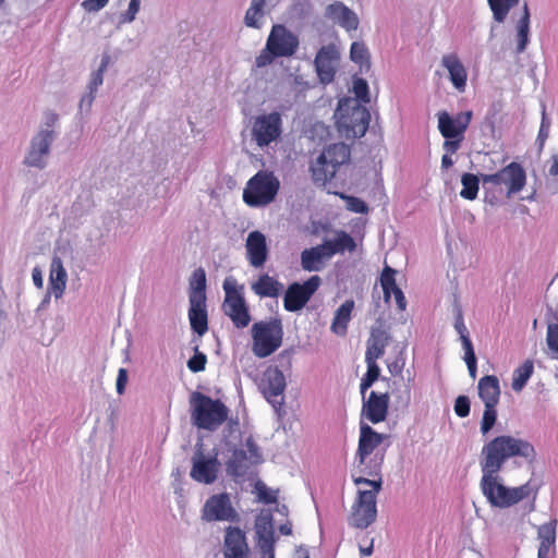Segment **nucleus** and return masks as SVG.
<instances>
[{
    "label": "nucleus",
    "mask_w": 558,
    "mask_h": 558,
    "mask_svg": "<svg viewBox=\"0 0 558 558\" xmlns=\"http://www.w3.org/2000/svg\"><path fill=\"white\" fill-rule=\"evenodd\" d=\"M128 383V371L125 368H120L117 377V392L122 395L125 389V385Z\"/></svg>",
    "instance_id": "58"
},
{
    "label": "nucleus",
    "mask_w": 558,
    "mask_h": 558,
    "mask_svg": "<svg viewBox=\"0 0 558 558\" xmlns=\"http://www.w3.org/2000/svg\"><path fill=\"white\" fill-rule=\"evenodd\" d=\"M389 401L388 392L371 391L367 399L363 400L361 415L372 424L383 423L388 416Z\"/></svg>",
    "instance_id": "17"
},
{
    "label": "nucleus",
    "mask_w": 558,
    "mask_h": 558,
    "mask_svg": "<svg viewBox=\"0 0 558 558\" xmlns=\"http://www.w3.org/2000/svg\"><path fill=\"white\" fill-rule=\"evenodd\" d=\"M462 190L460 196L468 201H473L477 197L480 190V179L473 173H463L461 177Z\"/></svg>",
    "instance_id": "39"
},
{
    "label": "nucleus",
    "mask_w": 558,
    "mask_h": 558,
    "mask_svg": "<svg viewBox=\"0 0 558 558\" xmlns=\"http://www.w3.org/2000/svg\"><path fill=\"white\" fill-rule=\"evenodd\" d=\"M220 462L217 456H206L202 449L194 452L190 476L202 484H213L218 478Z\"/></svg>",
    "instance_id": "15"
},
{
    "label": "nucleus",
    "mask_w": 558,
    "mask_h": 558,
    "mask_svg": "<svg viewBox=\"0 0 558 558\" xmlns=\"http://www.w3.org/2000/svg\"><path fill=\"white\" fill-rule=\"evenodd\" d=\"M245 447L247 449L246 452L250 453V462L252 464L259 463L262 461V454L259 452L258 447L252 440H247Z\"/></svg>",
    "instance_id": "54"
},
{
    "label": "nucleus",
    "mask_w": 558,
    "mask_h": 558,
    "mask_svg": "<svg viewBox=\"0 0 558 558\" xmlns=\"http://www.w3.org/2000/svg\"><path fill=\"white\" fill-rule=\"evenodd\" d=\"M396 270L390 266H386L380 275V286L383 288L384 300L389 303L391 295H393L396 305L399 311H404L407 307V300L402 290L396 282Z\"/></svg>",
    "instance_id": "24"
},
{
    "label": "nucleus",
    "mask_w": 558,
    "mask_h": 558,
    "mask_svg": "<svg viewBox=\"0 0 558 558\" xmlns=\"http://www.w3.org/2000/svg\"><path fill=\"white\" fill-rule=\"evenodd\" d=\"M281 134V117L278 112L259 116L253 124V136L259 147L269 145Z\"/></svg>",
    "instance_id": "16"
},
{
    "label": "nucleus",
    "mask_w": 558,
    "mask_h": 558,
    "mask_svg": "<svg viewBox=\"0 0 558 558\" xmlns=\"http://www.w3.org/2000/svg\"><path fill=\"white\" fill-rule=\"evenodd\" d=\"M493 17L497 23H504L509 14V5L504 0H487Z\"/></svg>",
    "instance_id": "46"
},
{
    "label": "nucleus",
    "mask_w": 558,
    "mask_h": 558,
    "mask_svg": "<svg viewBox=\"0 0 558 558\" xmlns=\"http://www.w3.org/2000/svg\"><path fill=\"white\" fill-rule=\"evenodd\" d=\"M189 301H206V272L199 267L190 278Z\"/></svg>",
    "instance_id": "36"
},
{
    "label": "nucleus",
    "mask_w": 558,
    "mask_h": 558,
    "mask_svg": "<svg viewBox=\"0 0 558 558\" xmlns=\"http://www.w3.org/2000/svg\"><path fill=\"white\" fill-rule=\"evenodd\" d=\"M248 555L245 532L239 526H227L223 536V558H248Z\"/></svg>",
    "instance_id": "19"
},
{
    "label": "nucleus",
    "mask_w": 558,
    "mask_h": 558,
    "mask_svg": "<svg viewBox=\"0 0 558 558\" xmlns=\"http://www.w3.org/2000/svg\"><path fill=\"white\" fill-rule=\"evenodd\" d=\"M478 396L487 405H497L500 399L499 379L495 375L483 376L477 384Z\"/></svg>",
    "instance_id": "29"
},
{
    "label": "nucleus",
    "mask_w": 558,
    "mask_h": 558,
    "mask_svg": "<svg viewBox=\"0 0 558 558\" xmlns=\"http://www.w3.org/2000/svg\"><path fill=\"white\" fill-rule=\"evenodd\" d=\"M223 313L231 319L236 328H245L251 322L248 307L243 296V287H238L236 280L232 277L225 279Z\"/></svg>",
    "instance_id": "10"
},
{
    "label": "nucleus",
    "mask_w": 558,
    "mask_h": 558,
    "mask_svg": "<svg viewBox=\"0 0 558 558\" xmlns=\"http://www.w3.org/2000/svg\"><path fill=\"white\" fill-rule=\"evenodd\" d=\"M190 404L191 417L198 428L216 430L228 418L229 410L225 403L203 392H192Z\"/></svg>",
    "instance_id": "3"
},
{
    "label": "nucleus",
    "mask_w": 558,
    "mask_h": 558,
    "mask_svg": "<svg viewBox=\"0 0 558 558\" xmlns=\"http://www.w3.org/2000/svg\"><path fill=\"white\" fill-rule=\"evenodd\" d=\"M350 147L344 143H335L326 147L311 165L315 184L325 186L336 175L338 169L350 160Z\"/></svg>",
    "instance_id": "6"
},
{
    "label": "nucleus",
    "mask_w": 558,
    "mask_h": 558,
    "mask_svg": "<svg viewBox=\"0 0 558 558\" xmlns=\"http://www.w3.org/2000/svg\"><path fill=\"white\" fill-rule=\"evenodd\" d=\"M246 460H248L246 450H234L233 456L228 463L229 469L232 471L233 475H242L244 473V471L247 469V465L245 464Z\"/></svg>",
    "instance_id": "44"
},
{
    "label": "nucleus",
    "mask_w": 558,
    "mask_h": 558,
    "mask_svg": "<svg viewBox=\"0 0 558 558\" xmlns=\"http://www.w3.org/2000/svg\"><path fill=\"white\" fill-rule=\"evenodd\" d=\"M546 340L553 357L558 360V328L547 327Z\"/></svg>",
    "instance_id": "52"
},
{
    "label": "nucleus",
    "mask_w": 558,
    "mask_h": 558,
    "mask_svg": "<svg viewBox=\"0 0 558 558\" xmlns=\"http://www.w3.org/2000/svg\"><path fill=\"white\" fill-rule=\"evenodd\" d=\"M322 283L319 276L315 275L308 278L304 283H291L283 298V306L288 312H298L302 310L318 290Z\"/></svg>",
    "instance_id": "13"
},
{
    "label": "nucleus",
    "mask_w": 558,
    "mask_h": 558,
    "mask_svg": "<svg viewBox=\"0 0 558 558\" xmlns=\"http://www.w3.org/2000/svg\"><path fill=\"white\" fill-rule=\"evenodd\" d=\"M350 58L361 66H369V52L364 43L354 41L350 48Z\"/></svg>",
    "instance_id": "43"
},
{
    "label": "nucleus",
    "mask_w": 558,
    "mask_h": 558,
    "mask_svg": "<svg viewBox=\"0 0 558 558\" xmlns=\"http://www.w3.org/2000/svg\"><path fill=\"white\" fill-rule=\"evenodd\" d=\"M464 137H453L444 142V149L446 154L452 155L458 151Z\"/></svg>",
    "instance_id": "56"
},
{
    "label": "nucleus",
    "mask_w": 558,
    "mask_h": 558,
    "mask_svg": "<svg viewBox=\"0 0 558 558\" xmlns=\"http://www.w3.org/2000/svg\"><path fill=\"white\" fill-rule=\"evenodd\" d=\"M201 518L205 522L239 523L241 518L234 508L229 493L222 492L209 496L201 510Z\"/></svg>",
    "instance_id": "11"
},
{
    "label": "nucleus",
    "mask_w": 558,
    "mask_h": 558,
    "mask_svg": "<svg viewBox=\"0 0 558 558\" xmlns=\"http://www.w3.org/2000/svg\"><path fill=\"white\" fill-rule=\"evenodd\" d=\"M365 362L367 365V371L364 376L374 381L378 380L380 376V368L377 364V360L365 357Z\"/></svg>",
    "instance_id": "53"
},
{
    "label": "nucleus",
    "mask_w": 558,
    "mask_h": 558,
    "mask_svg": "<svg viewBox=\"0 0 558 558\" xmlns=\"http://www.w3.org/2000/svg\"><path fill=\"white\" fill-rule=\"evenodd\" d=\"M548 175L555 178L556 182L558 183V155H553L550 158Z\"/></svg>",
    "instance_id": "61"
},
{
    "label": "nucleus",
    "mask_w": 558,
    "mask_h": 558,
    "mask_svg": "<svg viewBox=\"0 0 558 558\" xmlns=\"http://www.w3.org/2000/svg\"><path fill=\"white\" fill-rule=\"evenodd\" d=\"M347 199V208L356 214H366L368 207L364 201L355 196H342Z\"/></svg>",
    "instance_id": "51"
},
{
    "label": "nucleus",
    "mask_w": 558,
    "mask_h": 558,
    "mask_svg": "<svg viewBox=\"0 0 558 558\" xmlns=\"http://www.w3.org/2000/svg\"><path fill=\"white\" fill-rule=\"evenodd\" d=\"M354 310V301L345 300L336 311L332 323L331 331L338 336H345L348 331V325L351 320V314Z\"/></svg>",
    "instance_id": "34"
},
{
    "label": "nucleus",
    "mask_w": 558,
    "mask_h": 558,
    "mask_svg": "<svg viewBox=\"0 0 558 558\" xmlns=\"http://www.w3.org/2000/svg\"><path fill=\"white\" fill-rule=\"evenodd\" d=\"M33 281H34V284L37 287V288H43V277H41V272L39 269L35 268L33 270Z\"/></svg>",
    "instance_id": "64"
},
{
    "label": "nucleus",
    "mask_w": 558,
    "mask_h": 558,
    "mask_svg": "<svg viewBox=\"0 0 558 558\" xmlns=\"http://www.w3.org/2000/svg\"><path fill=\"white\" fill-rule=\"evenodd\" d=\"M453 409L457 416L462 418L469 416L471 410V402L469 397L459 396L454 401Z\"/></svg>",
    "instance_id": "50"
},
{
    "label": "nucleus",
    "mask_w": 558,
    "mask_h": 558,
    "mask_svg": "<svg viewBox=\"0 0 558 558\" xmlns=\"http://www.w3.org/2000/svg\"><path fill=\"white\" fill-rule=\"evenodd\" d=\"M328 250L325 242L301 253V266L306 271H318L323 268L324 259L331 257L327 254Z\"/></svg>",
    "instance_id": "30"
},
{
    "label": "nucleus",
    "mask_w": 558,
    "mask_h": 558,
    "mask_svg": "<svg viewBox=\"0 0 558 558\" xmlns=\"http://www.w3.org/2000/svg\"><path fill=\"white\" fill-rule=\"evenodd\" d=\"M279 189L280 181L274 172L259 170L247 181L243 202L250 207H264L275 201Z\"/></svg>",
    "instance_id": "8"
},
{
    "label": "nucleus",
    "mask_w": 558,
    "mask_h": 558,
    "mask_svg": "<svg viewBox=\"0 0 558 558\" xmlns=\"http://www.w3.org/2000/svg\"><path fill=\"white\" fill-rule=\"evenodd\" d=\"M109 0H84L82 7L87 12H97L108 4Z\"/></svg>",
    "instance_id": "55"
},
{
    "label": "nucleus",
    "mask_w": 558,
    "mask_h": 558,
    "mask_svg": "<svg viewBox=\"0 0 558 558\" xmlns=\"http://www.w3.org/2000/svg\"><path fill=\"white\" fill-rule=\"evenodd\" d=\"M374 380L363 376L360 384V392L362 395V400L366 399L365 393L366 391L374 385Z\"/></svg>",
    "instance_id": "62"
},
{
    "label": "nucleus",
    "mask_w": 558,
    "mask_h": 558,
    "mask_svg": "<svg viewBox=\"0 0 558 558\" xmlns=\"http://www.w3.org/2000/svg\"><path fill=\"white\" fill-rule=\"evenodd\" d=\"M460 339H461L462 347H463V350H464V360L465 359H474V357H476L475 353H474L473 344H472V341H471L470 337L466 336V337H462Z\"/></svg>",
    "instance_id": "59"
},
{
    "label": "nucleus",
    "mask_w": 558,
    "mask_h": 558,
    "mask_svg": "<svg viewBox=\"0 0 558 558\" xmlns=\"http://www.w3.org/2000/svg\"><path fill=\"white\" fill-rule=\"evenodd\" d=\"M189 319L191 328L198 336H203L207 332L208 316L206 301H190Z\"/></svg>",
    "instance_id": "33"
},
{
    "label": "nucleus",
    "mask_w": 558,
    "mask_h": 558,
    "mask_svg": "<svg viewBox=\"0 0 558 558\" xmlns=\"http://www.w3.org/2000/svg\"><path fill=\"white\" fill-rule=\"evenodd\" d=\"M252 351L255 356L265 359L276 352L283 340V327L279 318L257 322L252 326Z\"/></svg>",
    "instance_id": "9"
},
{
    "label": "nucleus",
    "mask_w": 558,
    "mask_h": 558,
    "mask_svg": "<svg viewBox=\"0 0 558 558\" xmlns=\"http://www.w3.org/2000/svg\"><path fill=\"white\" fill-rule=\"evenodd\" d=\"M390 342L389 332L381 327H374L371 330V336L366 343L365 357L368 359H380L386 351L387 345Z\"/></svg>",
    "instance_id": "28"
},
{
    "label": "nucleus",
    "mask_w": 558,
    "mask_h": 558,
    "mask_svg": "<svg viewBox=\"0 0 558 558\" xmlns=\"http://www.w3.org/2000/svg\"><path fill=\"white\" fill-rule=\"evenodd\" d=\"M109 63V57L106 56L102 61H101V64L99 66V69L97 71H95L93 74H92V78H90V82H89V85H88V88H89V94L87 96V104L88 106L92 105L94 98H95V94L97 92V88L102 84L104 82V72L107 68Z\"/></svg>",
    "instance_id": "42"
},
{
    "label": "nucleus",
    "mask_w": 558,
    "mask_h": 558,
    "mask_svg": "<svg viewBox=\"0 0 558 558\" xmlns=\"http://www.w3.org/2000/svg\"><path fill=\"white\" fill-rule=\"evenodd\" d=\"M353 92L361 102H369L368 84L364 78L353 81Z\"/></svg>",
    "instance_id": "48"
},
{
    "label": "nucleus",
    "mask_w": 558,
    "mask_h": 558,
    "mask_svg": "<svg viewBox=\"0 0 558 558\" xmlns=\"http://www.w3.org/2000/svg\"><path fill=\"white\" fill-rule=\"evenodd\" d=\"M354 483L357 485H372L374 487L373 490H359L349 518L350 525L363 530L373 524L377 518L376 495L381 488V481L356 477Z\"/></svg>",
    "instance_id": "7"
},
{
    "label": "nucleus",
    "mask_w": 558,
    "mask_h": 558,
    "mask_svg": "<svg viewBox=\"0 0 558 558\" xmlns=\"http://www.w3.org/2000/svg\"><path fill=\"white\" fill-rule=\"evenodd\" d=\"M518 47L517 52L521 53L526 49L529 44V32H530V10L527 3L523 5V14L518 22Z\"/></svg>",
    "instance_id": "38"
},
{
    "label": "nucleus",
    "mask_w": 558,
    "mask_h": 558,
    "mask_svg": "<svg viewBox=\"0 0 558 558\" xmlns=\"http://www.w3.org/2000/svg\"><path fill=\"white\" fill-rule=\"evenodd\" d=\"M68 275L60 257H53L49 275V291L56 299H60L65 290Z\"/></svg>",
    "instance_id": "31"
},
{
    "label": "nucleus",
    "mask_w": 558,
    "mask_h": 558,
    "mask_svg": "<svg viewBox=\"0 0 558 558\" xmlns=\"http://www.w3.org/2000/svg\"><path fill=\"white\" fill-rule=\"evenodd\" d=\"M472 112H460L456 117H451L448 112L438 113V130L446 138L464 137V133L471 122Z\"/></svg>",
    "instance_id": "18"
},
{
    "label": "nucleus",
    "mask_w": 558,
    "mask_h": 558,
    "mask_svg": "<svg viewBox=\"0 0 558 558\" xmlns=\"http://www.w3.org/2000/svg\"><path fill=\"white\" fill-rule=\"evenodd\" d=\"M325 244L330 256L345 251L353 252L356 248L354 239L345 231H339L335 240L325 241Z\"/></svg>",
    "instance_id": "37"
},
{
    "label": "nucleus",
    "mask_w": 558,
    "mask_h": 558,
    "mask_svg": "<svg viewBox=\"0 0 558 558\" xmlns=\"http://www.w3.org/2000/svg\"><path fill=\"white\" fill-rule=\"evenodd\" d=\"M266 4V0H252L250 8L246 11L244 21L246 26L259 28L260 27V19L264 16L265 11L264 7Z\"/></svg>",
    "instance_id": "41"
},
{
    "label": "nucleus",
    "mask_w": 558,
    "mask_h": 558,
    "mask_svg": "<svg viewBox=\"0 0 558 558\" xmlns=\"http://www.w3.org/2000/svg\"><path fill=\"white\" fill-rule=\"evenodd\" d=\"M533 371L534 365L530 360H526L521 366L515 368L512 377V389L520 391L532 376Z\"/></svg>",
    "instance_id": "40"
},
{
    "label": "nucleus",
    "mask_w": 558,
    "mask_h": 558,
    "mask_svg": "<svg viewBox=\"0 0 558 558\" xmlns=\"http://www.w3.org/2000/svg\"><path fill=\"white\" fill-rule=\"evenodd\" d=\"M481 179L484 184L505 185L507 195L511 196L523 190L526 183V173L519 162L512 161L496 173L482 174Z\"/></svg>",
    "instance_id": "12"
},
{
    "label": "nucleus",
    "mask_w": 558,
    "mask_h": 558,
    "mask_svg": "<svg viewBox=\"0 0 558 558\" xmlns=\"http://www.w3.org/2000/svg\"><path fill=\"white\" fill-rule=\"evenodd\" d=\"M207 356L205 353L198 351V348H195L194 355L187 361V367L193 373L203 372L206 368Z\"/></svg>",
    "instance_id": "47"
},
{
    "label": "nucleus",
    "mask_w": 558,
    "mask_h": 558,
    "mask_svg": "<svg viewBox=\"0 0 558 558\" xmlns=\"http://www.w3.org/2000/svg\"><path fill=\"white\" fill-rule=\"evenodd\" d=\"M386 435L377 433L368 424L361 423L356 457L363 464L374 450L384 441Z\"/></svg>",
    "instance_id": "23"
},
{
    "label": "nucleus",
    "mask_w": 558,
    "mask_h": 558,
    "mask_svg": "<svg viewBox=\"0 0 558 558\" xmlns=\"http://www.w3.org/2000/svg\"><path fill=\"white\" fill-rule=\"evenodd\" d=\"M259 389L275 409L281 408L286 389L283 373L277 367L267 368L262 376Z\"/></svg>",
    "instance_id": "14"
},
{
    "label": "nucleus",
    "mask_w": 558,
    "mask_h": 558,
    "mask_svg": "<svg viewBox=\"0 0 558 558\" xmlns=\"http://www.w3.org/2000/svg\"><path fill=\"white\" fill-rule=\"evenodd\" d=\"M557 520H551L538 526L539 546L537 558H551L555 554Z\"/></svg>",
    "instance_id": "26"
},
{
    "label": "nucleus",
    "mask_w": 558,
    "mask_h": 558,
    "mask_svg": "<svg viewBox=\"0 0 558 558\" xmlns=\"http://www.w3.org/2000/svg\"><path fill=\"white\" fill-rule=\"evenodd\" d=\"M496 407L497 405H487V407H485V410H484V413H483V417H482V421H481V433L483 435L488 434L493 429L495 424H496V421H497V410H496Z\"/></svg>",
    "instance_id": "45"
},
{
    "label": "nucleus",
    "mask_w": 558,
    "mask_h": 558,
    "mask_svg": "<svg viewBox=\"0 0 558 558\" xmlns=\"http://www.w3.org/2000/svg\"><path fill=\"white\" fill-rule=\"evenodd\" d=\"M454 328L459 333L460 338L469 336L468 328L464 324L463 315L461 310H458L454 320Z\"/></svg>",
    "instance_id": "57"
},
{
    "label": "nucleus",
    "mask_w": 558,
    "mask_h": 558,
    "mask_svg": "<svg viewBox=\"0 0 558 558\" xmlns=\"http://www.w3.org/2000/svg\"><path fill=\"white\" fill-rule=\"evenodd\" d=\"M299 48L298 37L282 24H275L267 37L265 48L255 58L256 68H265L276 58L291 57Z\"/></svg>",
    "instance_id": "4"
},
{
    "label": "nucleus",
    "mask_w": 558,
    "mask_h": 558,
    "mask_svg": "<svg viewBox=\"0 0 558 558\" xmlns=\"http://www.w3.org/2000/svg\"><path fill=\"white\" fill-rule=\"evenodd\" d=\"M464 361H465V363L468 365V369H469L470 376L472 378H475L476 377V372H477V368H476V357H474V359H465Z\"/></svg>",
    "instance_id": "63"
},
{
    "label": "nucleus",
    "mask_w": 558,
    "mask_h": 558,
    "mask_svg": "<svg viewBox=\"0 0 558 558\" xmlns=\"http://www.w3.org/2000/svg\"><path fill=\"white\" fill-rule=\"evenodd\" d=\"M141 0H130L129 9L126 11V20L132 22L140 10Z\"/></svg>",
    "instance_id": "60"
},
{
    "label": "nucleus",
    "mask_w": 558,
    "mask_h": 558,
    "mask_svg": "<svg viewBox=\"0 0 558 558\" xmlns=\"http://www.w3.org/2000/svg\"><path fill=\"white\" fill-rule=\"evenodd\" d=\"M500 472H482L480 488L487 502L499 509L510 508L524 499L536 498L537 489L531 482L517 487H509L502 483Z\"/></svg>",
    "instance_id": "2"
},
{
    "label": "nucleus",
    "mask_w": 558,
    "mask_h": 558,
    "mask_svg": "<svg viewBox=\"0 0 558 558\" xmlns=\"http://www.w3.org/2000/svg\"><path fill=\"white\" fill-rule=\"evenodd\" d=\"M258 499L267 505L277 502V492L269 489L264 483L256 484Z\"/></svg>",
    "instance_id": "49"
},
{
    "label": "nucleus",
    "mask_w": 558,
    "mask_h": 558,
    "mask_svg": "<svg viewBox=\"0 0 558 558\" xmlns=\"http://www.w3.org/2000/svg\"><path fill=\"white\" fill-rule=\"evenodd\" d=\"M282 289V283L268 274L260 275L252 284V290L260 298H277Z\"/></svg>",
    "instance_id": "35"
},
{
    "label": "nucleus",
    "mask_w": 558,
    "mask_h": 558,
    "mask_svg": "<svg viewBox=\"0 0 558 558\" xmlns=\"http://www.w3.org/2000/svg\"><path fill=\"white\" fill-rule=\"evenodd\" d=\"M257 545L262 553V558H275V531L271 522H264L256 525Z\"/></svg>",
    "instance_id": "32"
},
{
    "label": "nucleus",
    "mask_w": 558,
    "mask_h": 558,
    "mask_svg": "<svg viewBox=\"0 0 558 558\" xmlns=\"http://www.w3.org/2000/svg\"><path fill=\"white\" fill-rule=\"evenodd\" d=\"M326 16L348 32L356 31L359 27L357 15L341 1L329 4L326 8Z\"/></svg>",
    "instance_id": "25"
},
{
    "label": "nucleus",
    "mask_w": 558,
    "mask_h": 558,
    "mask_svg": "<svg viewBox=\"0 0 558 558\" xmlns=\"http://www.w3.org/2000/svg\"><path fill=\"white\" fill-rule=\"evenodd\" d=\"M442 65L449 73V78L458 90H464L466 86L468 72L456 53L445 54L441 59Z\"/></svg>",
    "instance_id": "27"
},
{
    "label": "nucleus",
    "mask_w": 558,
    "mask_h": 558,
    "mask_svg": "<svg viewBox=\"0 0 558 558\" xmlns=\"http://www.w3.org/2000/svg\"><path fill=\"white\" fill-rule=\"evenodd\" d=\"M53 140V132L43 130L32 140L31 149L25 158V163L31 167L43 169L46 166L45 157L49 154V148Z\"/></svg>",
    "instance_id": "20"
},
{
    "label": "nucleus",
    "mask_w": 558,
    "mask_h": 558,
    "mask_svg": "<svg viewBox=\"0 0 558 558\" xmlns=\"http://www.w3.org/2000/svg\"><path fill=\"white\" fill-rule=\"evenodd\" d=\"M335 116L339 132L347 137H362L368 129L371 114L356 100L341 99Z\"/></svg>",
    "instance_id": "5"
},
{
    "label": "nucleus",
    "mask_w": 558,
    "mask_h": 558,
    "mask_svg": "<svg viewBox=\"0 0 558 558\" xmlns=\"http://www.w3.org/2000/svg\"><path fill=\"white\" fill-rule=\"evenodd\" d=\"M246 258L254 268H260L268 258L266 236L260 231L248 233L245 243Z\"/></svg>",
    "instance_id": "21"
},
{
    "label": "nucleus",
    "mask_w": 558,
    "mask_h": 558,
    "mask_svg": "<svg viewBox=\"0 0 558 558\" xmlns=\"http://www.w3.org/2000/svg\"><path fill=\"white\" fill-rule=\"evenodd\" d=\"M535 456L534 446L527 440L511 435H499L482 447L480 466L482 472H500L510 459L521 458L533 462Z\"/></svg>",
    "instance_id": "1"
},
{
    "label": "nucleus",
    "mask_w": 558,
    "mask_h": 558,
    "mask_svg": "<svg viewBox=\"0 0 558 558\" xmlns=\"http://www.w3.org/2000/svg\"><path fill=\"white\" fill-rule=\"evenodd\" d=\"M338 53L332 46L322 47L315 58V68L323 84L333 81L336 74V62Z\"/></svg>",
    "instance_id": "22"
}]
</instances>
